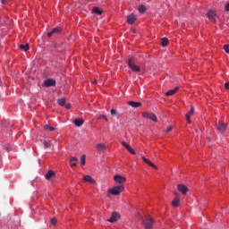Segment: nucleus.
Instances as JSON below:
<instances>
[{
    "label": "nucleus",
    "mask_w": 229,
    "mask_h": 229,
    "mask_svg": "<svg viewBox=\"0 0 229 229\" xmlns=\"http://www.w3.org/2000/svg\"><path fill=\"white\" fill-rule=\"evenodd\" d=\"M128 66L131 68L132 72H140V65H139L133 57L129 58Z\"/></svg>",
    "instance_id": "obj_1"
},
{
    "label": "nucleus",
    "mask_w": 229,
    "mask_h": 229,
    "mask_svg": "<svg viewBox=\"0 0 229 229\" xmlns=\"http://www.w3.org/2000/svg\"><path fill=\"white\" fill-rule=\"evenodd\" d=\"M123 191H124V185L119 184L117 186H114L113 189L109 190L108 192L113 196H119L121 192H123Z\"/></svg>",
    "instance_id": "obj_2"
},
{
    "label": "nucleus",
    "mask_w": 229,
    "mask_h": 229,
    "mask_svg": "<svg viewBox=\"0 0 229 229\" xmlns=\"http://www.w3.org/2000/svg\"><path fill=\"white\" fill-rule=\"evenodd\" d=\"M207 17L212 22H216V19L217 18V14L216 13V11L214 10H209L207 13Z\"/></svg>",
    "instance_id": "obj_3"
},
{
    "label": "nucleus",
    "mask_w": 229,
    "mask_h": 229,
    "mask_svg": "<svg viewBox=\"0 0 229 229\" xmlns=\"http://www.w3.org/2000/svg\"><path fill=\"white\" fill-rule=\"evenodd\" d=\"M121 216L117 212H113L111 217L107 220L109 223H117Z\"/></svg>",
    "instance_id": "obj_4"
},
{
    "label": "nucleus",
    "mask_w": 229,
    "mask_h": 229,
    "mask_svg": "<svg viewBox=\"0 0 229 229\" xmlns=\"http://www.w3.org/2000/svg\"><path fill=\"white\" fill-rule=\"evenodd\" d=\"M143 117H146V119H150V121H153L154 123H157L158 121L155 114L144 113Z\"/></svg>",
    "instance_id": "obj_5"
},
{
    "label": "nucleus",
    "mask_w": 229,
    "mask_h": 229,
    "mask_svg": "<svg viewBox=\"0 0 229 229\" xmlns=\"http://www.w3.org/2000/svg\"><path fill=\"white\" fill-rule=\"evenodd\" d=\"M114 180L116 183H119L120 185H123V183L126 182V178L123 175H114Z\"/></svg>",
    "instance_id": "obj_6"
},
{
    "label": "nucleus",
    "mask_w": 229,
    "mask_h": 229,
    "mask_svg": "<svg viewBox=\"0 0 229 229\" xmlns=\"http://www.w3.org/2000/svg\"><path fill=\"white\" fill-rule=\"evenodd\" d=\"M175 199L172 201L173 207L178 208L180 207V194L178 192H174Z\"/></svg>",
    "instance_id": "obj_7"
},
{
    "label": "nucleus",
    "mask_w": 229,
    "mask_h": 229,
    "mask_svg": "<svg viewBox=\"0 0 229 229\" xmlns=\"http://www.w3.org/2000/svg\"><path fill=\"white\" fill-rule=\"evenodd\" d=\"M44 85H45V87H55L56 86V81H55L53 79H47L44 81Z\"/></svg>",
    "instance_id": "obj_8"
},
{
    "label": "nucleus",
    "mask_w": 229,
    "mask_h": 229,
    "mask_svg": "<svg viewBox=\"0 0 229 229\" xmlns=\"http://www.w3.org/2000/svg\"><path fill=\"white\" fill-rule=\"evenodd\" d=\"M122 146H123V148H125L127 151L131 153V155H135V150L128 143H126L125 141H122Z\"/></svg>",
    "instance_id": "obj_9"
},
{
    "label": "nucleus",
    "mask_w": 229,
    "mask_h": 229,
    "mask_svg": "<svg viewBox=\"0 0 229 229\" xmlns=\"http://www.w3.org/2000/svg\"><path fill=\"white\" fill-rule=\"evenodd\" d=\"M226 127L227 124L225 123L219 122L218 123H216V130H218V131H226Z\"/></svg>",
    "instance_id": "obj_10"
},
{
    "label": "nucleus",
    "mask_w": 229,
    "mask_h": 229,
    "mask_svg": "<svg viewBox=\"0 0 229 229\" xmlns=\"http://www.w3.org/2000/svg\"><path fill=\"white\" fill-rule=\"evenodd\" d=\"M177 189L179 192H182L183 195L187 194L189 192V188L183 184H178Z\"/></svg>",
    "instance_id": "obj_11"
},
{
    "label": "nucleus",
    "mask_w": 229,
    "mask_h": 229,
    "mask_svg": "<svg viewBox=\"0 0 229 229\" xmlns=\"http://www.w3.org/2000/svg\"><path fill=\"white\" fill-rule=\"evenodd\" d=\"M126 21L128 24H135V22L137 21V16H135V14H130L129 16H127Z\"/></svg>",
    "instance_id": "obj_12"
},
{
    "label": "nucleus",
    "mask_w": 229,
    "mask_h": 229,
    "mask_svg": "<svg viewBox=\"0 0 229 229\" xmlns=\"http://www.w3.org/2000/svg\"><path fill=\"white\" fill-rule=\"evenodd\" d=\"M97 151H98V153H105V151H106V145L103 143H98Z\"/></svg>",
    "instance_id": "obj_13"
},
{
    "label": "nucleus",
    "mask_w": 229,
    "mask_h": 229,
    "mask_svg": "<svg viewBox=\"0 0 229 229\" xmlns=\"http://www.w3.org/2000/svg\"><path fill=\"white\" fill-rule=\"evenodd\" d=\"M154 223H155V221L153 220V218L147 219V221L145 222V228L152 229Z\"/></svg>",
    "instance_id": "obj_14"
},
{
    "label": "nucleus",
    "mask_w": 229,
    "mask_h": 229,
    "mask_svg": "<svg viewBox=\"0 0 229 229\" xmlns=\"http://www.w3.org/2000/svg\"><path fill=\"white\" fill-rule=\"evenodd\" d=\"M127 105H129V106H131L132 108H139L140 106H142V103L135 101H129L127 102Z\"/></svg>",
    "instance_id": "obj_15"
},
{
    "label": "nucleus",
    "mask_w": 229,
    "mask_h": 229,
    "mask_svg": "<svg viewBox=\"0 0 229 229\" xmlns=\"http://www.w3.org/2000/svg\"><path fill=\"white\" fill-rule=\"evenodd\" d=\"M62 31V29H60V28H55V29H53L52 30V31H50V32H48L47 33V37L49 38H51V37H53V35H55V34H56V33H60Z\"/></svg>",
    "instance_id": "obj_16"
},
{
    "label": "nucleus",
    "mask_w": 229,
    "mask_h": 229,
    "mask_svg": "<svg viewBox=\"0 0 229 229\" xmlns=\"http://www.w3.org/2000/svg\"><path fill=\"white\" fill-rule=\"evenodd\" d=\"M178 90H180L179 87H175L174 89H170L165 93V96L169 97V96H174V94H176V92H178Z\"/></svg>",
    "instance_id": "obj_17"
},
{
    "label": "nucleus",
    "mask_w": 229,
    "mask_h": 229,
    "mask_svg": "<svg viewBox=\"0 0 229 229\" xmlns=\"http://www.w3.org/2000/svg\"><path fill=\"white\" fill-rule=\"evenodd\" d=\"M142 160L143 162H145V164H148V165H149L150 167H153L154 169H157V165H155V164H153L149 159L142 157Z\"/></svg>",
    "instance_id": "obj_18"
},
{
    "label": "nucleus",
    "mask_w": 229,
    "mask_h": 229,
    "mask_svg": "<svg viewBox=\"0 0 229 229\" xmlns=\"http://www.w3.org/2000/svg\"><path fill=\"white\" fill-rule=\"evenodd\" d=\"M55 176V171L49 170L47 174L45 175L46 180H51Z\"/></svg>",
    "instance_id": "obj_19"
},
{
    "label": "nucleus",
    "mask_w": 229,
    "mask_h": 229,
    "mask_svg": "<svg viewBox=\"0 0 229 229\" xmlns=\"http://www.w3.org/2000/svg\"><path fill=\"white\" fill-rule=\"evenodd\" d=\"M83 123H84V121H83V119H81V118H78V119H75L74 121H73V124H75V126H82L83 125Z\"/></svg>",
    "instance_id": "obj_20"
},
{
    "label": "nucleus",
    "mask_w": 229,
    "mask_h": 229,
    "mask_svg": "<svg viewBox=\"0 0 229 229\" xmlns=\"http://www.w3.org/2000/svg\"><path fill=\"white\" fill-rule=\"evenodd\" d=\"M83 180H84V182H88L89 183H95V182H96L94 180V178H92V176H90V175L84 176Z\"/></svg>",
    "instance_id": "obj_21"
},
{
    "label": "nucleus",
    "mask_w": 229,
    "mask_h": 229,
    "mask_svg": "<svg viewBox=\"0 0 229 229\" xmlns=\"http://www.w3.org/2000/svg\"><path fill=\"white\" fill-rule=\"evenodd\" d=\"M76 162H78V158L72 157L70 159V165H71V167H76V165H77Z\"/></svg>",
    "instance_id": "obj_22"
},
{
    "label": "nucleus",
    "mask_w": 229,
    "mask_h": 229,
    "mask_svg": "<svg viewBox=\"0 0 229 229\" xmlns=\"http://www.w3.org/2000/svg\"><path fill=\"white\" fill-rule=\"evenodd\" d=\"M93 13H96L97 15H102L103 11L99 9V7H94L92 10Z\"/></svg>",
    "instance_id": "obj_23"
},
{
    "label": "nucleus",
    "mask_w": 229,
    "mask_h": 229,
    "mask_svg": "<svg viewBox=\"0 0 229 229\" xmlns=\"http://www.w3.org/2000/svg\"><path fill=\"white\" fill-rule=\"evenodd\" d=\"M167 44H169V39L167 38H163L161 39V46L163 47H165L167 46Z\"/></svg>",
    "instance_id": "obj_24"
},
{
    "label": "nucleus",
    "mask_w": 229,
    "mask_h": 229,
    "mask_svg": "<svg viewBox=\"0 0 229 229\" xmlns=\"http://www.w3.org/2000/svg\"><path fill=\"white\" fill-rule=\"evenodd\" d=\"M57 103L60 106H65V98H59Z\"/></svg>",
    "instance_id": "obj_25"
},
{
    "label": "nucleus",
    "mask_w": 229,
    "mask_h": 229,
    "mask_svg": "<svg viewBox=\"0 0 229 229\" xmlns=\"http://www.w3.org/2000/svg\"><path fill=\"white\" fill-rule=\"evenodd\" d=\"M20 49H23V51H29L30 50V45L25 44V45H20Z\"/></svg>",
    "instance_id": "obj_26"
},
{
    "label": "nucleus",
    "mask_w": 229,
    "mask_h": 229,
    "mask_svg": "<svg viewBox=\"0 0 229 229\" xmlns=\"http://www.w3.org/2000/svg\"><path fill=\"white\" fill-rule=\"evenodd\" d=\"M44 130H46V131H55V127L49 126V125H45Z\"/></svg>",
    "instance_id": "obj_27"
},
{
    "label": "nucleus",
    "mask_w": 229,
    "mask_h": 229,
    "mask_svg": "<svg viewBox=\"0 0 229 229\" xmlns=\"http://www.w3.org/2000/svg\"><path fill=\"white\" fill-rule=\"evenodd\" d=\"M139 12H140V13H144L146 12V6L140 5L139 6Z\"/></svg>",
    "instance_id": "obj_28"
},
{
    "label": "nucleus",
    "mask_w": 229,
    "mask_h": 229,
    "mask_svg": "<svg viewBox=\"0 0 229 229\" xmlns=\"http://www.w3.org/2000/svg\"><path fill=\"white\" fill-rule=\"evenodd\" d=\"M85 158H86L85 155L81 157V165H85Z\"/></svg>",
    "instance_id": "obj_29"
},
{
    "label": "nucleus",
    "mask_w": 229,
    "mask_h": 229,
    "mask_svg": "<svg viewBox=\"0 0 229 229\" xmlns=\"http://www.w3.org/2000/svg\"><path fill=\"white\" fill-rule=\"evenodd\" d=\"M188 115H194V106H191V110L189 111Z\"/></svg>",
    "instance_id": "obj_30"
},
{
    "label": "nucleus",
    "mask_w": 229,
    "mask_h": 229,
    "mask_svg": "<svg viewBox=\"0 0 229 229\" xmlns=\"http://www.w3.org/2000/svg\"><path fill=\"white\" fill-rule=\"evenodd\" d=\"M43 144L45 148H51V142L49 141H44Z\"/></svg>",
    "instance_id": "obj_31"
},
{
    "label": "nucleus",
    "mask_w": 229,
    "mask_h": 229,
    "mask_svg": "<svg viewBox=\"0 0 229 229\" xmlns=\"http://www.w3.org/2000/svg\"><path fill=\"white\" fill-rule=\"evenodd\" d=\"M186 121L189 124H191V115L189 114H186L185 115Z\"/></svg>",
    "instance_id": "obj_32"
},
{
    "label": "nucleus",
    "mask_w": 229,
    "mask_h": 229,
    "mask_svg": "<svg viewBox=\"0 0 229 229\" xmlns=\"http://www.w3.org/2000/svg\"><path fill=\"white\" fill-rule=\"evenodd\" d=\"M111 115L117 116V115H118L117 110H115V109H111Z\"/></svg>",
    "instance_id": "obj_33"
},
{
    "label": "nucleus",
    "mask_w": 229,
    "mask_h": 229,
    "mask_svg": "<svg viewBox=\"0 0 229 229\" xmlns=\"http://www.w3.org/2000/svg\"><path fill=\"white\" fill-rule=\"evenodd\" d=\"M224 49H225V53L229 54V45H225Z\"/></svg>",
    "instance_id": "obj_34"
},
{
    "label": "nucleus",
    "mask_w": 229,
    "mask_h": 229,
    "mask_svg": "<svg viewBox=\"0 0 229 229\" xmlns=\"http://www.w3.org/2000/svg\"><path fill=\"white\" fill-rule=\"evenodd\" d=\"M170 131H173V125H170V126L166 129V133H169Z\"/></svg>",
    "instance_id": "obj_35"
},
{
    "label": "nucleus",
    "mask_w": 229,
    "mask_h": 229,
    "mask_svg": "<svg viewBox=\"0 0 229 229\" xmlns=\"http://www.w3.org/2000/svg\"><path fill=\"white\" fill-rule=\"evenodd\" d=\"M56 223H57L56 218H51V224L52 225H56Z\"/></svg>",
    "instance_id": "obj_36"
},
{
    "label": "nucleus",
    "mask_w": 229,
    "mask_h": 229,
    "mask_svg": "<svg viewBox=\"0 0 229 229\" xmlns=\"http://www.w3.org/2000/svg\"><path fill=\"white\" fill-rule=\"evenodd\" d=\"M64 106H65V109H66V110L71 109V104H64Z\"/></svg>",
    "instance_id": "obj_37"
},
{
    "label": "nucleus",
    "mask_w": 229,
    "mask_h": 229,
    "mask_svg": "<svg viewBox=\"0 0 229 229\" xmlns=\"http://www.w3.org/2000/svg\"><path fill=\"white\" fill-rule=\"evenodd\" d=\"M225 12H229V3L225 4Z\"/></svg>",
    "instance_id": "obj_38"
},
{
    "label": "nucleus",
    "mask_w": 229,
    "mask_h": 229,
    "mask_svg": "<svg viewBox=\"0 0 229 229\" xmlns=\"http://www.w3.org/2000/svg\"><path fill=\"white\" fill-rule=\"evenodd\" d=\"M100 119H105V121H108V118H106V115L105 114L101 115Z\"/></svg>",
    "instance_id": "obj_39"
},
{
    "label": "nucleus",
    "mask_w": 229,
    "mask_h": 229,
    "mask_svg": "<svg viewBox=\"0 0 229 229\" xmlns=\"http://www.w3.org/2000/svg\"><path fill=\"white\" fill-rule=\"evenodd\" d=\"M225 88L226 89V90H229V82H226V83L225 84Z\"/></svg>",
    "instance_id": "obj_40"
},
{
    "label": "nucleus",
    "mask_w": 229,
    "mask_h": 229,
    "mask_svg": "<svg viewBox=\"0 0 229 229\" xmlns=\"http://www.w3.org/2000/svg\"><path fill=\"white\" fill-rule=\"evenodd\" d=\"M92 83H94V84L96 85V83H98V80H94V81H92Z\"/></svg>",
    "instance_id": "obj_41"
},
{
    "label": "nucleus",
    "mask_w": 229,
    "mask_h": 229,
    "mask_svg": "<svg viewBox=\"0 0 229 229\" xmlns=\"http://www.w3.org/2000/svg\"><path fill=\"white\" fill-rule=\"evenodd\" d=\"M8 0H2V3H6Z\"/></svg>",
    "instance_id": "obj_42"
}]
</instances>
